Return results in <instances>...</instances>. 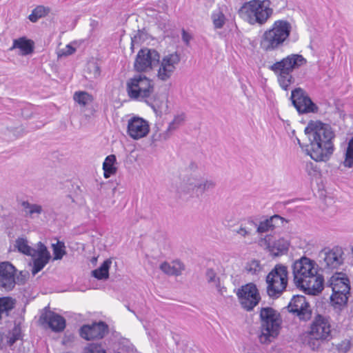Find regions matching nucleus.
<instances>
[{
	"instance_id": "1",
	"label": "nucleus",
	"mask_w": 353,
	"mask_h": 353,
	"mask_svg": "<svg viewBox=\"0 0 353 353\" xmlns=\"http://www.w3.org/2000/svg\"><path fill=\"white\" fill-rule=\"evenodd\" d=\"M310 144L306 145L307 154L315 161H327L334 152V132L331 126L321 121H310L304 130Z\"/></svg>"
},
{
	"instance_id": "2",
	"label": "nucleus",
	"mask_w": 353,
	"mask_h": 353,
	"mask_svg": "<svg viewBox=\"0 0 353 353\" xmlns=\"http://www.w3.org/2000/svg\"><path fill=\"white\" fill-rule=\"evenodd\" d=\"M314 261L306 256L296 260L292 265L295 285L305 294L317 295L323 290L324 278L317 274Z\"/></svg>"
},
{
	"instance_id": "3",
	"label": "nucleus",
	"mask_w": 353,
	"mask_h": 353,
	"mask_svg": "<svg viewBox=\"0 0 353 353\" xmlns=\"http://www.w3.org/2000/svg\"><path fill=\"white\" fill-rule=\"evenodd\" d=\"M292 32V25L285 19L275 21L260 37V48L266 52L282 49L287 46Z\"/></svg>"
},
{
	"instance_id": "4",
	"label": "nucleus",
	"mask_w": 353,
	"mask_h": 353,
	"mask_svg": "<svg viewBox=\"0 0 353 353\" xmlns=\"http://www.w3.org/2000/svg\"><path fill=\"white\" fill-rule=\"evenodd\" d=\"M270 0H250L245 2L238 11L239 15L252 26H264L274 13Z\"/></svg>"
},
{
	"instance_id": "5",
	"label": "nucleus",
	"mask_w": 353,
	"mask_h": 353,
	"mask_svg": "<svg viewBox=\"0 0 353 353\" xmlns=\"http://www.w3.org/2000/svg\"><path fill=\"white\" fill-rule=\"evenodd\" d=\"M312 319L309 330L305 333V341L312 350H317L323 343L332 339L331 319L327 315L318 312L314 313V316Z\"/></svg>"
},
{
	"instance_id": "6",
	"label": "nucleus",
	"mask_w": 353,
	"mask_h": 353,
	"mask_svg": "<svg viewBox=\"0 0 353 353\" xmlns=\"http://www.w3.org/2000/svg\"><path fill=\"white\" fill-rule=\"evenodd\" d=\"M307 60L299 54H291L281 60L269 66L276 76L280 86L284 90H288L291 84L294 83L292 72L294 69L306 64Z\"/></svg>"
},
{
	"instance_id": "7",
	"label": "nucleus",
	"mask_w": 353,
	"mask_h": 353,
	"mask_svg": "<svg viewBox=\"0 0 353 353\" xmlns=\"http://www.w3.org/2000/svg\"><path fill=\"white\" fill-rule=\"evenodd\" d=\"M261 343L268 344L277 338L281 329L282 319L279 312L271 307H261L260 310Z\"/></svg>"
},
{
	"instance_id": "8",
	"label": "nucleus",
	"mask_w": 353,
	"mask_h": 353,
	"mask_svg": "<svg viewBox=\"0 0 353 353\" xmlns=\"http://www.w3.org/2000/svg\"><path fill=\"white\" fill-rule=\"evenodd\" d=\"M126 91L130 99L146 102L154 92V83L144 74H136L127 81Z\"/></svg>"
},
{
	"instance_id": "9",
	"label": "nucleus",
	"mask_w": 353,
	"mask_h": 353,
	"mask_svg": "<svg viewBox=\"0 0 353 353\" xmlns=\"http://www.w3.org/2000/svg\"><path fill=\"white\" fill-rule=\"evenodd\" d=\"M288 268L277 264L266 276L267 292L270 297L277 298L285 290L288 285Z\"/></svg>"
},
{
	"instance_id": "10",
	"label": "nucleus",
	"mask_w": 353,
	"mask_h": 353,
	"mask_svg": "<svg viewBox=\"0 0 353 353\" xmlns=\"http://www.w3.org/2000/svg\"><path fill=\"white\" fill-rule=\"evenodd\" d=\"M160 54L155 49H141L134 62V70L139 73L147 72L157 66L160 62Z\"/></svg>"
},
{
	"instance_id": "11",
	"label": "nucleus",
	"mask_w": 353,
	"mask_h": 353,
	"mask_svg": "<svg viewBox=\"0 0 353 353\" xmlns=\"http://www.w3.org/2000/svg\"><path fill=\"white\" fill-rule=\"evenodd\" d=\"M290 99L299 114L317 113L319 107L314 103L307 93L301 88L292 90Z\"/></svg>"
},
{
	"instance_id": "12",
	"label": "nucleus",
	"mask_w": 353,
	"mask_h": 353,
	"mask_svg": "<svg viewBox=\"0 0 353 353\" xmlns=\"http://www.w3.org/2000/svg\"><path fill=\"white\" fill-rule=\"evenodd\" d=\"M286 307L290 313L295 314L300 321H308L312 319V310L303 295H294Z\"/></svg>"
},
{
	"instance_id": "13",
	"label": "nucleus",
	"mask_w": 353,
	"mask_h": 353,
	"mask_svg": "<svg viewBox=\"0 0 353 353\" xmlns=\"http://www.w3.org/2000/svg\"><path fill=\"white\" fill-rule=\"evenodd\" d=\"M242 307L247 311H252L261 300V296L256 285L249 283L241 286L236 293Z\"/></svg>"
},
{
	"instance_id": "14",
	"label": "nucleus",
	"mask_w": 353,
	"mask_h": 353,
	"mask_svg": "<svg viewBox=\"0 0 353 353\" xmlns=\"http://www.w3.org/2000/svg\"><path fill=\"white\" fill-rule=\"evenodd\" d=\"M180 61V54L176 52L164 56L159 62L160 67L157 73L159 79L164 81L169 79L175 71L176 65L179 63Z\"/></svg>"
},
{
	"instance_id": "15",
	"label": "nucleus",
	"mask_w": 353,
	"mask_h": 353,
	"mask_svg": "<svg viewBox=\"0 0 353 353\" xmlns=\"http://www.w3.org/2000/svg\"><path fill=\"white\" fill-rule=\"evenodd\" d=\"M108 333V325L103 321L91 325H83L79 329V335L87 341L101 339Z\"/></svg>"
},
{
	"instance_id": "16",
	"label": "nucleus",
	"mask_w": 353,
	"mask_h": 353,
	"mask_svg": "<svg viewBox=\"0 0 353 353\" xmlns=\"http://www.w3.org/2000/svg\"><path fill=\"white\" fill-rule=\"evenodd\" d=\"M261 244L266 246L268 250L274 256H279L286 254L289 250L290 241L283 237L278 239H274L272 235H266L261 239Z\"/></svg>"
},
{
	"instance_id": "17",
	"label": "nucleus",
	"mask_w": 353,
	"mask_h": 353,
	"mask_svg": "<svg viewBox=\"0 0 353 353\" xmlns=\"http://www.w3.org/2000/svg\"><path fill=\"white\" fill-rule=\"evenodd\" d=\"M323 253L324 254L323 261H321V264L324 271L338 269L343 263L344 259L342 256L343 252L341 248L336 246L328 251L323 250L321 252V254Z\"/></svg>"
},
{
	"instance_id": "18",
	"label": "nucleus",
	"mask_w": 353,
	"mask_h": 353,
	"mask_svg": "<svg viewBox=\"0 0 353 353\" xmlns=\"http://www.w3.org/2000/svg\"><path fill=\"white\" fill-rule=\"evenodd\" d=\"M150 130L148 122L138 117L129 119L128 123V134L133 139H139L145 137Z\"/></svg>"
},
{
	"instance_id": "19",
	"label": "nucleus",
	"mask_w": 353,
	"mask_h": 353,
	"mask_svg": "<svg viewBox=\"0 0 353 353\" xmlns=\"http://www.w3.org/2000/svg\"><path fill=\"white\" fill-rule=\"evenodd\" d=\"M14 267L8 261L0 263V288L11 291L15 286Z\"/></svg>"
},
{
	"instance_id": "20",
	"label": "nucleus",
	"mask_w": 353,
	"mask_h": 353,
	"mask_svg": "<svg viewBox=\"0 0 353 353\" xmlns=\"http://www.w3.org/2000/svg\"><path fill=\"white\" fill-rule=\"evenodd\" d=\"M41 319L47 323L53 332H61L65 327V319L61 315L52 311L46 310L41 316Z\"/></svg>"
},
{
	"instance_id": "21",
	"label": "nucleus",
	"mask_w": 353,
	"mask_h": 353,
	"mask_svg": "<svg viewBox=\"0 0 353 353\" xmlns=\"http://www.w3.org/2000/svg\"><path fill=\"white\" fill-rule=\"evenodd\" d=\"M327 285L332 288V290L343 291L350 293L351 290L350 281L346 274L342 272H335L327 281Z\"/></svg>"
},
{
	"instance_id": "22",
	"label": "nucleus",
	"mask_w": 353,
	"mask_h": 353,
	"mask_svg": "<svg viewBox=\"0 0 353 353\" xmlns=\"http://www.w3.org/2000/svg\"><path fill=\"white\" fill-rule=\"evenodd\" d=\"M185 120V114H181L174 117V119L169 123L167 130L163 133L153 134L151 139L152 143H154L161 140L168 139L172 132L176 130L183 123Z\"/></svg>"
},
{
	"instance_id": "23",
	"label": "nucleus",
	"mask_w": 353,
	"mask_h": 353,
	"mask_svg": "<svg viewBox=\"0 0 353 353\" xmlns=\"http://www.w3.org/2000/svg\"><path fill=\"white\" fill-rule=\"evenodd\" d=\"M145 103L150 106L158 115L161 116L163 114H166L170 112L168 97L165 94L154 97L153 99L150 97Z\"/></svg>"
},
{
	"instance_id": "24",
	"label": "nucleus",
	"mask_w": 353,
	"mask_h": 353,
	"mask_svg": "<svg viewBox=\"0 0 353 353\" xmlns=\"http://www.w3.org/2000/svg\"><path fill=\"white\" fill-rule=\"evenodd\" d=\"M350 293L342 291H332L330 296V305L336 310L342 311L347 305Z\"/></svg>"
},
{
	"instance_id": "25",
	"label": "nucleus",
	"mask_w": 353,
	"mask_h": 353,
	"mask_svg": "<svg viewBox=\"0 0 353 353\" xmlns=\"http://www.w3.org/2000/svg\"><path fill=\"white\" fill-rule=\"evenodd\" d=\"M160 270L168 275L179 276L185 270V265L179 260L174 261L172 265L165 261L160 265Z\"/></svg>"
},
{
	"instance_id": "26",
	"label": "nucleus",
	"mask_w": 353,
	"mask_h": 353,
	"mask_svg": "<svg viewBox=\"0 0 353 353\" xmlns=\"http://www.w3.org/2000/svg\"><path fill=\"white\" fill-rule=\"evenodd\" d=\"M12 48H19L23 55H28L33 52L34 43L32 40L23 37L14 39Z\"/></svg>"
},
{
	"instance_id": "27",
	"label": "nucleus",
	"mask_w": 353,
	"mask_h": 353,
	"mask_svg": "<svg viewBox=\"0 0 353 353\" xmlns=\"http://www.w3.org/2000/svg\"><path fill=\"white\" fill-rule=\"evenodd\" d=\"M117 158L114 154H110L105 157L103 163V176L105 179L116 174L117 168L115 166Z\"/></svg>"
},
{
	"instance_id": "28",
	"label": "nucleus",
	"mask_w": 353,
	"mask_h": 353,
	"mask_svg": "<svg viewBox=\"0 0 353 353\" xmlns=\"http://www.w3.org/2000/svg\"><path fill=\"white\" fill-rule=\"evenodd\" d=\"M112 264L110 259L105 260L98 268L92 271V276L98 280H105L109 278V270Z\"/></svg>"
},
{
	"instance_id": "29",
	"label": "nucleus",
	"mask_w": 353,
	"mask_h": 353,
	"mask_svg": "<svg viewBox=\"0 0 353 353\" xmlns=\"http://www.w3.org/2000/svg\"><path fill=\"white\" fill-rule=\"evenodd\" d=\"M14 247L20 253L27 256H34V254H32L34 249L28 244L26 238L18 237L15 241Z\"/></svg>"
},
{
	"instance_id": "30",
	"label": "nucleus",
	"mask_w": 353,
	"mask_h": 353,
	"mask_svg": "<svg viewBox=\"0 0 353 353\" xmlns=\"http://www.w3.org/2000/svg\"><path fill=\"white\" fill-rule=\"evenodd\" d=\"M216 186L215 181L212 180H205L194 185L192 190H196L197 196L202 195L206 191L213 190Z\"/></svg>"
},
{
	"instance_id": "31",
	"label": "nucleus",
	"mask_w": 353,
	"mask_h": 353,
	"mask_svg": "<svg viewBox=\"0 0 353 353\" xmlns=\"http://www.w3.org/2000/svg\"><path fill=\"white\" fill-rule=\"evenodd\" d=\"M50 11V8L45 7L43 6H38L33 9L32 13L28 16V19L30 21L35 23L39 19L46 16Z\"/></svg>"
},
{
	"instance_id": "32",
	"label": "nucleus",
	"mask_w": 353,
	"mask_h": 353,
	"mask_svg": "<svg viewBox=\"0 0 353 353\" xmlns=\"http://www.w3.org/2000/svg\"><path fill=\"white\" fill-rule=\"evenodd\" d=\"M15 303V299L10 296L0 297V320L3 312L8 313L14 307Z\"/></svg>"
},
{
	"instance_id": "33",
	"label": "nucleus",
	"mask_w": 353,
	"mask_h": 353,
	"mask_svg": "<svg viewBox=\"0 0 353 353\" xmlns=\"http://www.w3.org/2000/svg\"><path fill=\"white\" fill-rule=\"evenodd\" d=\"M343 165L346 168L353 167V137L350 139L345 152Z\"/></svg>"
},
{
	"instance_id": "34",
	"label": "nucleus",
	"mask_w": 353,
	"mask_h": 353,
	"mask_svg": "<svg viewBox=\"0 0 353 353\" xmlns=\"http://www.w3.org/2000/svg\"><path fill=\"white\" fill-rule=\"evenodd\" d=\"M53 252V260H61L66 254L65 246L63 242L57 241L52 245Z\"/></svg>"
},
{
	"instance_id": "35",
	"label": "nucleus",
	"mask_w": 353,
	"mask_h": 353,
	"mask_svg": "<svg viewBox=\"0 0 353 353\" xmlns=\"http://www.w3.org/2000/svg\"><path fill=\"white\" fill-rule=\"evenodd\" d=\"M74 100L83 106L93 100L92 96L86 92H76L74 94Z\"/></svg>"
},
{
	"instance_id": "36",
	"label": "nucleus",
	"mask_w": 353,
	"mask_h": 353,
	"mask_svg": "<svg viewBox=\"0 0 353 353\" xmlns=\"http://www.w3.org/2000/svg\"><path fill=\"white\" fill-rule=\"evenodd\" d=\"M205 277L209 283H214L217 290L222 292V289L221 288L220 284V279L216 276V273L212 268H208L206 270Z\"/></svg>"
},
{
	"instance_id": "37",
	"label": "nucleus",
	"mask_w": 353,
	"mask_h": 353,
	"mask_svg": "<svg viewBox=\"0 0 353 353\" xmlns=\"http://www.w3.org/2000/svg\"><path fill=\"white\" fill-rule=\"evenodd\" d=\"M212 19L215 29L222 28L226 20L225 14L221 11L212 13Z\"/></svg>"
},
{
	"instance_id": "38",
	"label": "nucleus",
	"mask_w": 353,
	"mask_h": 353,
	"mask_svg": "<svg viewBox=\"0 0 353 353\" xmlns=\"http://www.w3.org/2000/svg\"><path fill=\"white\" fill-rule=\"evenodd\" d=\"M32 254H34V256L37 254V258L45 259H50L51 256L46 246L41 242L38 243L37 250H32Z\"/></svg>"
},
{
	"instance_id": "39",
	"label": "nucleus",
	"mask_w": 353,
	"mask_h": 353,
	"mask_svg": "<svg viewBox=\"0 0 353 353\" xmlns=\"http://www.w3.org/2000/svg\"><path fill=\"white\" fill-rule=\"evenodd\" d=\"M49 259L34 258L33 259V266L32 268V274L35 276L38 272L43 269L46 264L49 262Z\"/></svg>"
},
{
	"instance_id": "40",
	"label": "nucleus",
	"mask_w": 353,
	"mask_h": 353,
	"mask_svg": "<svg viewBox=\"0 0 353 353\" xmlns=\"http://www.w3.org/2000/svg\"><path fill=\"white\" fill-rule=\"evenodd\" d=\"M10 337L8 341L9 345H12L17 341L21 338V328L19 324H14V327L10 332Z\"/></svg>"
},
{
	"instance_id": "41",
	"label": "nucleus",
	"mask_w": 353,
	"mask_h": 353,
	"mask_svg": "<svg viewBox=\"0 0 353 353\" xmlns=\"http://www.w3.org/2000/svg\"><path fill=\"white\" fill-rule=\"evenodd\" d=\"M86 72L88 74V77H86L88 79H97L101 74L100 67L94 62L88 64Z\"/></svg>"
},
{
	"instance_id": "42",
	"label": "nucleus",
	"mask_w": 353,
	"mask_h": 353,
	"mask_svg": "<svg viewBox=\"0 0 353 353\" xmlns=\"http://www.w3.org/2000/svg\"><path fill=\"white\" fill-rule=\"evenodd\" d=\"M83 353H106L101 343H91L83 349Z\"/></svg>"
},
{
	"instance_id": "43",
	"label": "nucleus",
	"mask_w": 353,
	"mask_h": 353,
	"mask_svg": "<svg viewBox=\"0 0 353 353\" xmlns=\"http://www.w3.org/2000/svg\"><path fill=\"white\" fill-rule=\"evenodd\" d=\"M245 270L248 273L252 274H258L261 270L260 261L255 259L251 261L246 264Z\"/></svg>"
},
{
	"instance_id": "44",
	"label": "nucleus",
	"mask_w": 353,
	"mask_h": 353,
	"mask_svg": "<svg viewBox=\"0 0 353 353\" xmlns=\"http://www.w3.org/2000/svg\"><path fill=\"white\" fill-rule=\"evenodd\" d=\"M22 206L25 209L29 210L28 213L30 215H32L33 214H40L42 212V207L40 205L32 204L28 201H23Z\"/></svg>"
},
{
	"instance_id": "45",
	"label": "nucleus",
	"mask_w": 353,
	"mask_h": 353,
	"mask_svg": "<svg viewBox=\"0 0 353 353\" xmlns=\"http://www.w3.org/2000/svg\"><path fill=\"white\" fill-rule=\"evenodd\" d=\"M272 225L269 220V219H266L264 221H262L259 223V225L256 228V232L259 234L268 232L270 231H273Z\"/></svg>"
},
{
	"instance_id": "46",
	"label": "nucleus",
	"mask_w": 353,
	"mask_h": 353,
	"mask_svg": "<svg viewBox=\"0 0 353 353\" xmlns=\"http://www.w3.org/2000/svg\"><path fill=\"white\" fill-rule=\"evenodd\" d=\"M132 38V43H139L145 41L148 39V33L145 28L139 29Z\"/></svg>"
},
{
	"instance_id": "47",
	"label": "nucleus",
	"mask_w": 353,
	"mask_h": 353,
	"mask_svg": "<svg viewBox=\"0 0 353 353\" xmlns=\"http://www.w3.org/2000/svg\"><path fill=\"white\" fill-rule=\"evenodd\" d=\"M23 129L21 127L7 128L5 134L9 137L10 139H16L22 134Z\"/></svg>"
},
{
	"instance_id": "48",
	"label": "nucleus",
	"mask_w": 353,
	"mask_h": 353,
	"mask_svg": "<svg viewBox=\"0 0 353 353\" xmlns=\"http://www.w3.org/2000/svg\"><path fill=\"white\" fill-rule=\"evenodd\" d=\"M269 220L272 225L273 230L283 225L284 222H288L283 217L279 214H274L269 218Z\"/></svg>"
},
{
	"instance_id": "49",
	"label": "nucleus",
	"mask_w": 353,
	"mask_h": 353,
	"mask_svg": "<svg viewBox=\"0 0 353 353\" xmlns=\"http://www.w3.org/2000/svg\"><path fill=\"white\" fill-rule=\"evenodd\" d=\"M194 184L186 183L181 185L177 190V194L179 198H181L185 194H190L195 190H192Z\"/></svg>"
},
{
	"instance_id": "50",
	"label": "nucleus",
	"mask_w": 353,
	"mask_h": 353,
	"mask_svg": "<svg viewBox=\"0 0 353 353\" xmlns=\"http://www.w3.org/2000/svg\"><path fill=\"white\" fill-rule=\"evenodd\" d=\"M337 350L339 352L346 353L350 349V342L349 341H343L336 345Z\"/></svg>"
},
{
	"instance_id": "51",
	"label": "nucleus",
	"mask_w": 353,
	"mask_h": 353,
	"mask_svg": "<svg viewBox=\"0 0 353 353\" xmlns=\"http://www.w3.org/2000/svg\"><path fill=\"white\" fill-rule=\"evenodd\" d=\"M182 40L184 43L187 46H190V41L192 39V37L190 34L185 31V29H182L181 31Z\"/></svg>"
},
{
	"instance_id": "52",
	"label": "nucleus",
	"mask_w": 353,
	"mask_h": 353,
	"mask_svg": "<svg viewBox=\"0 0 353 353\" xmlns=\"http://www.w3.org/2000/svg\"><path fill=\"white\" fill-rule=\"evenodd\" d=\"M66 49V51L63 52V55L68 56L72 54L76 51V49L70 45H67Z\"/></svg>"
},
{
	"instance_id": "53",
	"label": "nucleus",
	"mask_w": 353,
	"mask_h": 353,
	"mask_svg": "<svg viewBox=\"0 0 353 353\" xmlns=\"http://www.w3.org/2000/svg\"><path fill=\"white\" fill-rule=\"evenodd\" d=\"M32 112L28 108H23L21 110V116L25 119H29L31 117Z\"/></svg>"
},
{
	"instance_id": "54",
	"label": "nucleus",
	"mask_w": 353,
	"mask_h": 353,
	"mask_svg": "<svg viewBox=\"0 0 353 353\" xmlns=\"http://www.w3.org/2000/svg\"><path fill=\"white\" fill-rule=\"evenodd\" d=\"M237 233L242 235L243 236H245L248 234V232L245 230V228L241 227L239 230L237 231Z\"/></svg>"
},
{
	"instance_id": "55",
	"label": "nucleus",
	"mask_w": 353,
	"mask_h": 353,
	"mask_svg": "<svg viewBox=\"0 0 353 353\" xmlns=\"http://www.w3.org/2000/svg\"><path fill=\"white\" fill-rule=\"evenodd\" d=\"M3 336L4 334L0 332V350H2L3 347Z\"/></svg>"
},
{
	"instance_id": "56",
	"label": "nucleus",
	"mask_w": 353,
	"mask_h": 353,
	"mask_svg": "<svg viewBox=\"0 0 353 353\" xmlns=\"http://www.w3.org/2000/svg\"><path fill=\"white\" fill-rule=\"evenodd\" d=\"M189 168L191 170H195L197 168V165L194 162L192 161L189 165Z\"/></svg>"
},
{
	"instance_id": "57",
	"label": "nucleus",
	"mask_w": 353,
	"mask_h": 353,
	"mask_svg": "<svg viewBox=\"0 0 353 353\" xmlns=\"http://www.w3.org/2000/svg\"><path fill=\"white\" fill-rule=\"evenodd\" d=\"M136 44H139V43H132V38L131 37L130 48L132 52L134 51V48Z\"/></svg>"
},
{
	"instance_id": "58",
	"label": "nucleus",
	"mask_w": 353,
	"mask_h": 353,
	"mask_svg": "<svg viewBox=\"0 0 353 353\" xmlns=\"http://www.w3.org/2000/svg\"><path fill=\"white\" fill-rule=\"evenodd\" d=\"M296 141H297L298 144L300 145V147H301L302 148H303V145H302V143H301V141L299 140V139L296 138Z\"/></svg>"
},
{
	"instance_id": "59",
	"label": "nucleus",
	"mask_w": 353,
	"mask_h": 353,
	"mask_svg": "<svg viewBox=\"0 0 353 353\" xmlns=\"http://www.w3.org/2000/svg\"><path fill=\"white\" fill-rule=\"evenodd\" d=\"M309 167H310L312 169L313 163H310V164H307V168H308Z\"/></svg>"
},
{
	"instance_id": "60",
	"label": "nucleus",
	"mask_w": 353,
	"mask_h": 353,
	"mask_svg": "<svg viewBox=\"0 0 353 353\" xmlns=\"http://www.w3.org/2000/svg\"><path fill=\"white\" fill-rule=\"evenodd\" d=\"M92 261L93 263H94V262H95V261H97V258L93 257V258L92 259Z\"/></svg>"
},
{
	"instance_id": "61",
	"label": "nucleus",
	"mask_w": 353,
	"mask_h": 353,
	"mask_svg": "<svg viewBox=\"0 0 353 353\" xmlns=\"http://www.w3.org/2000/svg\"><path fill=\"white\" fill-rule=\"evenodd\" d=\"M351 252H352V254H353V246H352V248H351Z\"/></svg>"
}]
</instances>
